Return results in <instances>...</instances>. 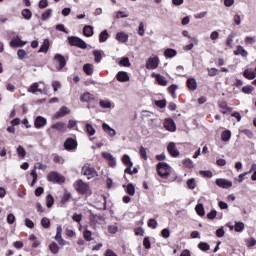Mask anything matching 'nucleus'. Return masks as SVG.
I'll list each match as a JSON object with an SVG mask.
<instances>
[{
  "label": "nucleus",
  "mask_w": 256,
  "mask_h": 256,
  "mask_svg": "<svg viewBox=\"0 0 256 256\" xmlns=\"http://www.w3.org/2000/svg\"><path fill=\"white\" fill-rule=\"evenodd\" d=\"M161 235L162 237H164V239H169L171 232L169 231V229L165 228L161 231Z\"/></svg>",
  "instance_id": "680f3d73"
},
{
  "label": "nucleus",
  "mask_w": 256,
  "mask_h": 256,
  "mask_svg": "<svg viewBox=\"0 0 256 256\" xmlns=\"http://www.w3.org/2000/svg\"><path fill=\"white\" fill-rule=\"evenodd\" d=\"M36 129H41V127H45L47 125V119L43 116H37L34 122Z\"/></svg>",
  "instance_id": "4468645a"
},
{
  "label": "nucleus",
  "mask_w": 256,
  "mask_h": 256,
  "mask_svg": "<svg viewBox=\"0 0 256 256\" xmlns=\"http://www.w3.org/2000/svg\"><path fill=\"white\" fill-rule=\"evenodd\" d=\"M28 93H33V95H35V93H41V94H45L47 93V89H41L39 88V83H33L29 88H28Z\"/></svg>",
  "instance_id": "1a4fd4ad"
},
{
  "label": "nucleus",
  "mask_w": 256,
  "mask_h": 256,
  "mask_svg": "<svg viewBox=\"0 0 256 256\" xmlns=\"http://www.w3.org/2000/svg\"><path fill=\"white\" fill-rule=\"evenodd\" d=\"M216 185H218V187H222V189H229V187H233V182L223 178H219L216 179Z\"/></svg>",
  "instance_id": "9d476101"
},
{
  "label": "nucleus",
  "mask_w": 256,
  "mask_h": 256,
  "mask_svg": "<svg viewBox=\"0 0 256 256\" xmlns=\"http://www.w3.org/2000/svg\"><path fill=\"white\" fill-rule=\"evenodd\" d=\"M243 76H244L246 79H255L256 74H255V71L246 69V70L243 72Z\"/></svg>",
  "instance_id": "a878e982"
},
{
  "label": "nucleus",
  "mask_w": 256,
  "mask_h": 256,
  "mask_svg": "<svg viewBox=\"0 0 256 256\" xmlns=\"http://www.w3.org/2000/svg\"><path fill=\"white\" fill-rule=\"evenodd\" d=\"M83 235H84V239H85L86 241H93V237H92L91 231L85 230L84 233H83Z\"/></svg>",
  "instance_id": "09e8293b"
},
{
  "label": "nucleus",
  "mask_w": 256,
  "mask_h": 256,
  "mask_svg": "<svg viewBox=\"0 0 256 256\" xmlns=\"http://www.w3.org/2000/svg\"><path fill=\"white\" fill-rule=\"evenodd\" d=\"M198 247L201 251H209V249H210V246L205 242H200L198 244Z\"/></svg>",
  "instance_id": "de8ad7c7"
},
{
  "label": "nucleus",
  "mask_w": 256,
  "mask_h": 256,
  "mask_svg": "<svg viewBox=\"0 0 256 256\" xmlns=\"http://www.w3.org/2000/svg\"><path fill=\"white\" fill-rule=\"evenodd\" d=\"M138 35H140V37H143V35H145V24H143V22L139 23Z\"/></svg>",
  "instance_id": "79ce46f5"
},
{
  "label": "nucleus",
  "mask_w": 256,
  "mask_h": 256,
  "mask_svg": "<svg viewBox=\"0 0 256 256\" xmlns=\"http://www.w3.org/2000/svg\"><path fill=\"white\" fill-rule=\"evenodd\" d=\"M164 55H165V57H169V58L175 57V55H177V51L174 49H166L164 51Z\"/></svg>",
  "instance_id": "4c0bfd02"
},
{
  "label": "nucleus",
  "mask_w": 256,
  "mask_h": 256,
  "mask_svg": "<svg viewBox=\"0 0 256 256\" xmlns=\"http://www.w3.org/2000/svg\"><path fill=\"white\" fill-rule=\"evenodd\" d=\"M69 113V108L63 106L58 112L55 113L54 117L55 119H59L61 117H65V115H69Z\"/></svg>",
  "instance_id": "a211bd4d"
},
{
  "label": "nucleus",
  "mask_w": 256,
  "mask_h": 256,
  "mask_svg": "<svg viewBox=\"0 0 256 256\" xmlns=\"http://www.w3.org/2000/svg\"><path fill=\"white\" fill-rule=\"evenodd\" d=\"M86 133L91 137L95 134V128H93V125L86 124Z\"/></svg>",
  "instance_id": "58836bf2"
},
{
  "label": "nucleus",
  "mask_w": 256,
  "mask_h": 256,
  "mask_svg": "<svg viewBox=\"0 0 256 256\" xmlns=\"http://www.w3.org/2000/svg\"><path fill=\"white\" fill-rule=\"evenodd\" d=\"M7 223H9V225H13V223H15V215L8 214V216H7Z\"/></svg>",
  "instance_id": "774afa93"
},
{
  "label": "nucleus",
  "mask_w": 256,
  "mask_h": 256,
  "mask_svg": "<svg viewBox=\"0 0 256 256\" xmlns=\"http://www.w3.org/2000/svg\"><path fill=\"white\" fill-rule=\"evenodd\" d=\"M74 187L80 195H85L86 193H89V184L83 182V180H77L74 183Z\"/></svg>",
  "instance_id": "f03ea898"
},
{
  "label": "nucleus",
  "mask_w": 256,
  "mask_h": 256,
  "mask_svg": "<svg viewBox=\"0 0 256 256\" xmlns=\"http://www.w3.org/2000/svg\"><path fill=\"white\" fill-rule=\"evenodd\" d=\"M52 87H53V90L55 91V93H57L59 91V89H61V82L53 81Z\"/></svg>",
  "instance_id": "5fc2aeb1"
},
{
  "label": "nucleus",
  "mask_w": 256,
  "mask_h": 256,
  "mask_svg": "<svg viewBox=\"0 0 256 256\" xmlns=\"http://www.w3.org/2000/svg\"><path fill=\"white\" fill-rule=\"evenodd\" d=\"M72 219L76 223H80L81 219H83V215L82 214L74 213L73 216H72Z\"/></svg>",
  "instance_id": "13d9d810"
},
{
  "label": "nucleus",
  "mask_w": 256,
  "mask_h": 256,
  "mask_svg": "<svg viewBox=\"0 0 256 256\" xmlns=\"http://www.w3.org/2000/svg\"><path fill=\"white\" fill-rule=\"evenodd\" d=\"M169 93L172 97H175V91H177V85L173 84L168 88Z\"/></svg>",
  "instance_id": "338daca9"
},
{
  "label": "nucleus",
  "mask_w": 256,
  "mask_h": 256,
  "mask_svg": "<svg viewBox=\"0 0 256 256\" xmlns=\"http://www.w3.org/2000/svg\"><path fill=\"white\" fill-rule=\"evenodd\" d=\"M245 243H246L247 247H255L256 240H255V238H248L245 240Z\"/></svg>",
  "instance_id": "a18cd8bd"
},
{
  "label": "nucleus",
  "mask_w": 256,
  "mask_h": 256,
  "mask_svg": "<svg viewBox=\"0 0 256 256\" xmlns=\"http://www.w3.org/2000/svg\"><path fill=\"white\" fill-rule=\"evenodd\" d=\"M167 149H168V153H170V155H172V157H177L179 155V151H177V149H175V143H173V142L169 143Z\"/></svg>",
  "instance_id": "aec40b11"
},
{
  "label": "nucleus",
  "mask_w": 256,
  "mask_h": 256,
  "mask_svg": "<svg viewBox=\"0 0 256 256\" xmlns=\"http://www.w3.org/2000/svg\"><path fill=\"white\" fill-rule=\"evenodd\" d=\"M242 91L243 93L249 94V93H253L255 91V88L253 86L248 85V86H244L242 88Z\"/></svg>",
  "instance_id": "3c124183"
},
{
  "label": "nucleus",
  "mask_w": 256,
  "mask_h": 256,
  "mask_svg": "<svg viewBox=\"0 0 256 256\" xmlns=\"http://www.w3.org/2000/svg\"><path fill=\"white\" fill-rule=\"evenodd\" d=\"M157 67H159V58L157 57L149 58L146 62V68L148 69H157Z\"/></svg>",
  "instance_id": "9b49d317"
},
{
  "label": "nucleus",
  "mask_w": 256,
  "mask_h": 256,
  "mask_svg": "<svg viewBox=\"0 0 256 256\" xmlns=\"http://www.w3.org/2000/svg\"><path fill=\"white\" fill-rule=\"evenodd\" d=\"M122 162L124 163V165H126V167H133V162L131 161V157H129V155L125 154L122 157Z\"/></svg>",
  "instance_id": "cd10ccee"
},
{
  "label": "nucleus",
  "mask_w": 256,
  "mask_h": 256,
  "mask_svg": "<svg viewBox=\"0 0 256 256\" xmlns=\"http://www.w3.org/2000/svg\"><path fill=\"white\" fill-rule=\"evenodd\" d=\"M102 156L106 159V161H110L111 167H115V157H113L111 153L103 152Z\"/></svg>",
  "instance_id": "4be33fe9"
},
{
  "label": "nucleus",
  "mask_w": 256,
  "mask_h": 256,
  "mask_svg": "<svg viewBox=\"0 0 256 256\" xmlns=\"http://www.w3.org/2000/svg\"><path fill=\"white\" fill-rule=\"evenodd\" d=\"M156 169H157L158 175L163 179H167L171 174V167L168 166V164L165 162L158 163Z\"/></svg>",
  "instance_id": "f257e3e1"
},
{
  "label": "nucleus",
  "mask_w": 256,
  "mask_h": 256,
  "mask_svg": "<svg viewBox=\"0 0 256 256\" xmlns=\"http://www.w3.org/2000/svg\"><path fill=\"white\" fill-rule=\"evenodd\" d=\"M83 71L86 75H93V65L91 64H85L83 66Z\"/></svg>",
  "instance_id": "2f4dec72"
},
{
  "label": "nucleus",
  "mask_w": 256,
  "mask_h": 256,
  "mask_svg": "<svg viewBox=\"0 0 256 256\" xmlns=\"http://www.w3.org/2000/svg\"><path fill=\"white\" fill-rule=\"evenodd\" d=\"M152 77L156 78L157 83H159L160 85H162V87H167L169 85V82L167 81V78H165L164 76H161V74H152Z\"/></svg>",
  "instance_id": "2eb2a0df"
},
{
  "label": "nucleus",
  "mask_w": 256,
  "mask_h": 256,
  "mask_svg": "<svg viewBox=\"0 0 256 256\" xmlns=\"http://www.w3.org/2000/svg\"><path fill=\"white\" fill-rule=\"evenodd\" d=\"M24 45H27V42L21 40L19 36L13 37L12 40L10 41V46L12 47H23Z\"/></svg>",
  "instance_id": "f8f14e48"
},
{
  "label": "nucleus",
  "mask_w": 256,
  "mask_h": 256,
  "mask_svg": "<svg viewBox=\"0 0 256 256\" xmlns=\"http://www.w3.org/2000/svg\"><path fill=\"white\" fill-rule=\"evenodd\" d=\"M164 127L167 131L174 132L177 130V127L175 126V121L173 119H166L164 123Z\"/></svg>",
  "instance_id": "dca6fc26"
},
{
  "label": "nucleus",
  "mask_w": 256,
  "mask_h": 256,
  "mask_svg": "<svg viewBox=\"0 0 256 256\" xmlns=\"http://www.w3.org/2000/svg\"><path fill=\"white\" fill-rule=\"evenodd\" d=\"M102 129L105 131V133H107V135H109V137H115V135H117L115 129L111 128V126H109L107 123L102 125Z\"/></svg>",
  "instance_id": "f3484780"
},
{
  "label": "nucleus",
  "mask_w": 256,
  "mask_h": 256,
  "mask_svg": "<svg viewBox=\"0 0 256 256\" xmlns=\"http://www.w3.org/2000/svg\"><path fill=\"white\" fill-rule=\"evenodd\" d=\"M17 153L20 157H25L27 155V152L25 151V148H23V146L17 147Z\"/></svg>",
  "instance_id": "603ef678"
},
{
  "label": "nucleus",
  "mask_w": 256,
  "mask_h": 256,
  "mask_svg": "<svg viewBox=\"0 0 256 256\" xmlns=\"http://www.w3.org/2000/svg\"><path fill=\"white\" fill-rule=\"evenodd\" d=\"M108 39H109V33L107 32V30L102 31L99 35L100 43H105V41H107Z\"/></svg>",
  "instance_id": "c85d7f7f"
},
{
  "label": "nucleus",
  "mask_w": 256,
  "mask_h": 256,
  "mask_svg": "<svg viewBox=\"0 0 256 256\" xmlns=\"http://www.w3.org/2000/svg\"><path fill=\"white\" fill-rule=\"evenodd\" d=\"M22 16L24 17V19L29 20V19H31V17L33 16V14L31 13V10H29V9H24V10L22 11Z\"/></svg>",
  "instance_id": "a19ab883"
},
{
  "label": "nucleus",
  "mask_w": 256,
  "mask_h": 256,
  "mask_svg": "<svg viewBox=\"0 0 256 256\" xmlns=\"http://www.w3.org/2000/svg\"><path fill=\"white\" fill-rule=\"evenodd\" d=\"M47 51H49V40L48 39L44 40V42L41 45L38 52L39 53H47Z\"/></svg>",
  "instance_id": "bb28decb"
},
{
  "label": "nucleus",
  "mask_w": 256,
  "mask_h": 256,
  "mask_svg": "<svg viewBox=\"0 0 256 256\" xmlns=\"http://www.w3.org/2000/svg\"><path fill=\"white\" fill-rule=\"evenodd\" d=\"M54 61H55L56 65H58L56 67V69H58V71H61V69H63V67H65V65H67V61H65V57L61 54H56L54 57Z\"/></svg>",
  "instance_id": "0eeeda50"
},
{
  "label": "nucleus",
  "mask_w": 256,
  "mask_h": 256,
  "mask_svg": "<svg viewBox=\"0 0 256 256\" xmlns=\"http://www.w3.org/2000/svg\"><path fill=\"white\" fill-rule=\"evenodd\" d=\"M219 73V70L217 68H210L208 70V75L210 77H215Z\"/></svg>",
  "instance_id": "052dcab7"
},
{
  "label": "nucleus",
  "mask_w": 256,
  "mask_h": 256,
  "mask_svg": "<svg viewBox=\"0 0 256 256\" xmlns=\"http://www.w3.org/2000/svg\"><path fill=\"white\" fill-rule=\"evenodd\" d=\"M126 193H128V195H131V197H133V195H135V186L133 184H128L126 186Z\"/></svg>",
  "instance_id": "c9c22d12"
},
{
  "label": "nucleus",
  "mask_w": 256,
  "mask_h": 256,
  "mask_svg": "<svg viewBox=\"0 0 256 256\" xmlns=\"http://www.w3.org/2000/svg\"><path fill=\"white\" fill-rule=\"evenodd\" d=\"M187 185L189 189H195L197 187V184L195 183V178H191L187 181Z\"/></svg>",
  "instance_id": "864d4df0"
},
{
  "label": "nucleus",
  "mask_w": 256,
  "mask_h": 256,
  "mask_svg": "<svg viewBox=\"0 0 256 256\" xmlns=\"http://www.w3.org/2000/svg\"><path fill=\"white\" fill-rule=\"evenodd\" d=\"M48 181L52 183H65V177L57 172H51L48 175Z\"/></svg>",
  "instance_id": "423d86ee"
},
{
  "label": "nucleus",
  "mask_w": 256,
  "mask_h": 256,
  "mask_svg": "<svg viewBox=\"0 0 256 256\" xmlns=\"http://www.w3.org/2000/svg\"><path fill=\"white\" fill-rule=\"evenodd\" d=\"M195 209L196 213L200 215V217H203V215H205V207H203V204H198Z\"/></svg>",
  "instance_id": "e433bc0d"
},
{
  "label": "nucleus",
  "mask_w": 256,
  "mask_h": 256,
  "mask_svg": "<svg viewBox=\"0 0 256 256\" xmlns=\"http://www.w3.org/2000/svg\"><path fill=\"white\" fill-rule=\"evenodd\" d=\"M234 229H235L236 233H241V231H243V229H245V224L243 222H236Z\"/></svg>",
  "instance_id": "72a5a7b5"
},
{
  "label": "nucleus",
  "mask_w": 256,
  "mask_h": 256,
  "mask_svg": "<svg viewBox=\"0 0 256 256\" xmlns=\"http://www.w3.org/2000/svg\"><path fill=\"white\" fill-rule=\"evenodd\" d=\"M234 55H241V57H247L249 55L247 50L243 49V46H237V50L234 51Z\"/></svg>",
  "instance_id": "393cba45"
},
{
  "label": "nucleus",
  "mask_w": 256,
  "mask_h": 256,
  "mask_svg": "<svg viewBox=\"0 0 256 256\" xmlns=\"http://www.w3.org/2000/svg\"><path fill=\"white\" fill-rule=\"evenodd\" d=\"M94 60L96 63H101V52L99 50H95L93 52Z\"/></svg>",
  "instance_id": "c03bdc74"
},
{
  "label": "nucleus",
  "mask_w": 256,
  "mask_h": 256,
  "mask_svg": "<svg viewBox=\"0 0 256 256\" xmlns=\"http://www.w3.org/2000/svg\"><path fill=\"white\" fill-rule=\"evenodd\" d=\"M53 203H55V199L53 198V195L49 194L47 196V207L48 208L53 207Z\"/></svg>",
  "instance_id": "8fccbe9b"
},
{
  "label": "nucleus",
  "mask_w": 256,
  "mask_h": 256,
  "mask_svg": "<svg viewBox=\"0 0 256 256\" xmlns=\"http://www.w3.org/2000/svg\"><path fill=\"white\" fill-rule=\"evenodd\" d=\"M187 87L190 91H195L197 89V80H195V78L188 79Z\"/></svg>",
  "instance_id": "412c9836"
},
{
  "label": "nucleus",
  "mask_w": 256,
  "mask_h": 256,
  "mask_svg": "<svg viewBox=\"0 0 256 256\" xmlns=\"http://www.w3.org/2000/svg\"><path fill=\"white\" fill-rule=\"evenodd\" d=\"M116 39L120 43H127L129 41V35L125 34V32H119L116 35Z\"/></svg>",
  "instance_id": "6ab92c4d"
},
{
  "label": "nucleus",
  "mask_w": 256,
  "mask_h": 256,
  "mask_svg": "<svg viewBox=\"0 0 256 256\" xmlns=\"http://www.w3.org/2000/svg\"><path fill=\"white\" fill-rule=\"evenodd\" d=\"M230 139H231V131L229 130L223 131L221 134V140L227 142V141H230Z\"/></svg>",
  "instance_id": "c756f323"
},
{
  "label": "nucleus",
  "mask_w": 256,
  "mask_h": 256,
  "mask_svg": "<svg viewBox=\"0 0 256 256\" xmlns=\"http://www.w3.org/2000/svg\"><path fill=\"white\" fill-rule=\"evenodd\" d=\"M17 55L19 59H25V57H27V52L24 49H20L18 50Z\"/></svg>",
  "instance_id": "e2e57ef3"
},
{
  "label": "nucleus",
  "mask_w": 256,
  "mask_h": 256,
  "mask_svg": "<svg viewBox=\"0 0 256 256\" xmlns=\"http://www.w3.org/2000/svg\"><path fill=\"white\" fill-rule=\"evenodd\" d=\"M155 105L156 107H159L160 109H165L166 105H167V101L165 100H155Z\"/></svg>",
  "instance_id": "ea45409f"
},
{
  "label": "nucleus",
  "mask_w": 256,
  "mask_h": 256,
  "mask_svg": "<svg viewBox=\"0 0 256 256\" xmlns=\"http://www.w3.org/2000/svg\"><path fill=\"white\" fill-rule=\"evenodd\" d=\"M64 149H66V151H73V149H77V140L73 138L66 139L64 142Z\"/></svg>",
  "instance_id": "6e6552de"
},
{
  "label": "nucleus",
  "mask_w": 256,
  "mask_h": 256,
  "mask_svg": "<svg viewBox=\"0 0 256 256\" xmlns=\"http://www.w3.org/2000/svg\"><path fill=\"white\" fill-rule=\"evenodd\" d=\"M83 33L85 37H93V26H90V25L84 26Z\"/></svg>",
  "instance_id": "b1692460"
},
{
  "label": "nucleus",
  "mask_w": 256,
  "mask_h": 256,
  "mask_svg": "<svg viewBox=\"0 0 256 256\" xmlns=\"http://www.w3.org/2000/svg\"><path fill=\"white\" fill-rule=\"evenodd\" d=\"M69 199H71V193H69L68 191H65L62 197V203H67Z\"/></svg>",
  "instance_id": "4d7b16f0"
},
{
  "label": "nucleus",
  "mask_w": 256,
  "mask_h": 256,
  "mask_svg": "<svg viewBox=\"0 0 256 256\" xmlns=\"http://www.w3.org/2000/svg\"><path fill=\"white\" fill-rule=\"evenodd\" d=\"M119 65H121L122 67H131V62H129L128 57H122L119 61Z\"/></svg>",
  "instance_id": "473e14b6"
},
{
  "label": "nucleus",
  "mask_w": 256,
  "mask_h": 256,
  "mask_svg": "<svg viewBox=\"0 0 256 256\" xmlns=\"http://www.w3.org/2000/svg\"><path fill=\"white\" fill-rule=\"evenodd\" d=\"M68 41L70 45L74 47H79L80 49H87V43H85V41H83L79 37H76V36L68 37Z\"/></svg>",
  "instance_id": "7ed1b4c3"
},
{
  "label": "nucleus",
  "mask_w": 256,
  "mask_h": 256,
  "mask_svg": "<svg viewBox=\"0 0 256 256\" xmlns=\"http://www.w3.org/2000/svg\"><path fill=\"white\" fill-rule=\"evenodd\" d=\"M52 10L48 9L42 14L43 21H47L51 17Z\"/></svg>",
  "instance_id": "6e6d98bb"
},
{
  "label": "nucleus",
  "mask_w": 256,
  "mask_h": 256,
  "mask_svg": "<svg viewBox=\"0 0 256 256\" xmlns=\"http://www.w3.org/2000/svg\"><path fill=\"white\" fill-rule=\"evenodd\" d=\"M148 227H151L152 229H157V220L150 219L148 221Z\"/></svg>",
  "instance_id": "69168bd1"
},
{
  "label": "nucleus",
  "mask_w": 256,
  "mask_h": 256,
  "mask_svg": "<svg viewBox=\"0 0 256 256\" xmlns=\"http://www.w3.org/2000/svg\"><path fill=\"white\" fill-rule=\"evenodd\" d=\"M53 129L58 131V133H65L66 131L65 123L63 122L53 123L52 126L48 129V134L50 135V137H53V133H54Z\"/></svg>",
  "instance_id": "20e7f679"
},
{
  "label": "nucleus",
  "mask_w": 256,
  "mask_h": 256,
  "mask_svg": "<svg viewBox=\"0 0 256 256\" xmlns=\"http://www.w3.org/2000/svg\"><path fill=\"white\" fill-rule=\"evenodd\" d=\"M140 155L142 159H145V161H147V150L143 146L140 147Z\"/></svg>",
  "instance_id": "bf43d9fd"
},
{
  "label": "nucleus",
  "mask_w": 256,
  "mask_h": 256,
  "mask_svg": "<svg viewBox=\"0 0 256 256\" xmlns=\"http://www.w3.org/2000/svg\"><path fill=\"white\" fill-rule=\"evenodd\" d=\"M49 250L51 251V253H53L54 255H57V253H59V245H57V243L52 242L49 245Z\"/></svg>",
  "instance_id": "7c9ffc66"
},
{
  "label": "nucleus",
  "mask_w": 256,
  "mask_h": 256,
  "mask_svg": "<svg viewBox=\"0 0 256 256\" xmlns=\"http://www.w3.org/2000/svg\"><path fill=\"white\" fill-rule=\"evenodd\" d=\"M93 96L91 93L86 92L84 93L81 97H80V101L84 102V103H91V101H93Z\"/></svg>",
  "instance_id": "5701e85b"
},
{
  "label": "nucleus",
  "mask_w": 256,
  "mask_h": 256,
  "mask_svg": "<svg viewBox=\"0 0 256 256\" xmlns=\"http://www.w3.org/2000/svg\"><path fill=\"white\" fill-rule=\"evenodd\" d=\"M82 175H85L87 179H93V177H97V171L89 164H85L82 167Z\"/></svg>",
  "instance_id": "39448f33"
},
{
  "label": "nucleus",
  "mask_w": 256,
  "mask_h": 256,
  "mask_svg": "<svg viewBox=\"0 0 256 256\" xmlns=\"http://www.w3.org/2000/svg\"><path fill=\"white\" fill-rule=\"evenodd\" d=\"M118 231H119V227H117V224L108 226L109 233L115 234V233H118Z\"/></svg>",
  "instance_id": "37998d69"
},
{
  "label": "nucleus",
  "mask_w": 256,
  "mask_h": 256,
  "mask_svg": "<svg viewBox=\"0 0 256 256\" xmlns=\"http://www.w3.org/2000/svg\"><path fill=\"white\" fill-rule=\"evenodd\" d=\"M117 80L120 81V83H127V81H130L131 78L129 77V74L125 71H120L116 75Z\"/></svg>",
  "instance_id": "ddd939ff"
},
{
  "label": "nucleus",
  "mask_w": 256,
  "mask_h": 256,
  "mask_svg": "<svg viewBox=\"0 0 256 256\" xmlns=\"http://www.w3.org/2000/svg\"><path fill=\"white\" fill-rule=\"evenodd\" d=\"M55 239L61 246L69 245V242L65 241V239H63V236H55Z\"/></svg>",
  "instance_id": "49530a36"
},
{
  "label": "nucleus",
  "mask_w": 256,
  "mask_h": 256,
  "mask_svg": "<svg viewBox=\"0 0 256 256\" xmlns=\"http://www.w3.org/2000/svg\"><path fill=\"white\" fill-rule=\"evenodd\" d=\"M41 225L44 227V229H49V227H51V220H49L47 217H44L41 220Z\"/></svg>",
  "instance_id": "f704fd0d"
},
{
  "label": "nucleus",
  "mask_w": 256,
  "mask_h": 256,
  "mask_svg": "<svg viewBox=\"0 0 256 256\" xmlns=\"http://www.w3.org/2000/svg\"><path fill=\"white\" fill-rule=\"evenodd\" d=\"M233 34H230L228 38L226 39V45L227 47H233Z\"/></svg>",
  "instance_id": "0e129e2a"
}]
</instances>
